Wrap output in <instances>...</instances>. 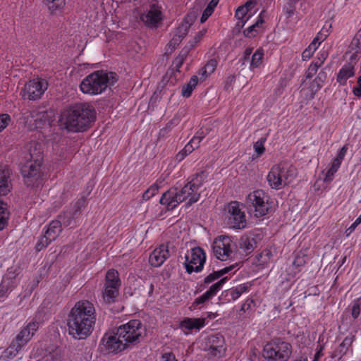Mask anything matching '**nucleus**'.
<instances>
[{"instance_id":"obj_25","label":"nucleus","mask_w":361,"mask_h":361,"mask_svg":"<svg viewBox=\"0 0 361 361\" xmlns=\"http://www.w3.org/2000/svg\"><path fill=\"white\" fill-rule=\"evenodd\" d=\"M355 73V66L351 63H345L341 68L339 70L337 77L336 81L341 85H345L347 83V80L353 77Z\"/></svg>"},{"instance_id":"obj_22","label":"nucleus","mask_w":361,"mask_h":361,"mask_svg":"<svg viewBox=\"0 0 361 361\" xmlns=\"http://www.w3.org/2000/svg\"><path fill=\"white\" fill-rule=\"evenodd\" d=\"M205 326L204 318H184L180 323V328L185 334H189L192 330L199 331Z\"/></svg>"},{"instance_id":"obj_35","label":"nucleus","mask_w":361,"mask_h":361,"mask_svg":"<svg viewBox=\"0 0 361 361\" xmlns=\"http://www.w3.org/2000/svg\"><path fill=\"white\" fill-rule=\"evenodd\" d=\"M80 207L78 205L77 209L74 212L71 211H66L63 214L58 216V219L61 222V226H72L73 221L75 219V215L80 212Z\"/></svg>"},{"instance_id":"obj_32","label":"nucleus","mask_w":361,"mask_h":361,"mask_svg":"<svg viewBox=\"0 0 361 361\" xmlns=\"http://www.w3.org/2000/svg\"><path fill=\"white\" fill-rule=\"evenodd\" d=\"M61 231V222L59 220H53L47 227L44 235L51 241H54L59 235Z\"/></svg>"},{"instance_id":"obj_43","label":"nucleus","mask_w":361,"mask_h":361,"mask_svg":"<svg viewBox=\"0 0 361 361\" xmlns=\"http://www.w3.org/2000/svg\"><path fill=\"white\" fill-rule=\"evenodd\" d=\"M159 185L155 183H153L142 195V200L147 201L153 197L159 191Z\"/></svg>"},{"instance_id":"obj_10","label":"nucleus","mask_w":361,"mask_h":361,"mask_svg":"<svg viewBox=\"0 0 361 361\" xmlns=\"http://www.w3.org/2000/svg\"><path fill=\"white\" fill-rule=\"evenodd\" d=\"M121 286V281L118 271L115 269H109L106 273L102 290L104 301L107 304L115 302L119 295Z\"/></svg>"},{"instance_id":"obj_44","label":"nucleus","mask_w":361,"mask_h":361,"mask_svg":"<svg viewBox=\"0 0 361 361\" xmlns=\"http://www.w3.org/2000/svg\"><path fill=\"white\" fill-rule=\"evenodd\" d=\"M361 312V297L355 299L352 302L351 315L354 319L358 318Z\"/></svg>"},{"instance_id":"obj_53","label":"nucleus","mask_w":361,"mask_h":361,"mask_svg":"<svg viewBox=\"0 0 361 361\" xmlns=\"http://www.w3.org/2000/svg\"><path fill=\"white\" fill-rule=\"evenodd\" d=\"M11 116L7 114H0V132L4 130L10 123Z\"/></svg>"},{"instance_id":"obj_1","label":"nucleus","mask_w":361,"mask_h":361,"mask_svg":"<svg viewBox=\"0 0 361 361\" xmlns=\"http://www.w3.org/2000/svg\"><path fill=\"white\" fill-rule=\"evenodd\" d=\"M207 174L204 171L197 173L188 178V183L181 188L172 187L164 192L159 203L167 211H173L181 202L186 201V207L196 203L200 198L201 188L206 181Z\"/></svg>"},{"instance_id":"obj_46","label":"nucleus","mask_w":361,"mask_h":361,"mask_svg":"<svg viewBox=\"0 0 361 361\" xmlns=\"http://www.w3.org/2000/svg\"><path fill=\"white\" fill-rule=\"evenodd\" d=\"M188 51V49H183L179 55L173 61V65L176 68V71H179L180 68L183 66L187 57Z\"/></svg>"},{"instance_id":"obj_60","label":"nucleus","mask_w":361,"mask_h":361,"mask_svg":"<svg viewBox=\"0 0 361 361\" xmlns=\"http://www.w3.org/2000/svg\"><path fill=\"white\" fill-rule=\"evenodd\" d=\"M295 5L296 4H293V5L290 4L289 1H287V4L284 6L283 10H284V12L288 18L291 16L292 15H293L295 11V8H296Z\"/></svg>"},{"instance_id":"obj_39","label":"nucleus","mask_w":361,"mask_h":361,"mask_svg":"<svg viewBox=\"0 0 361 361\" xmlns=\"http://www.w3.org/2000/svg\"><path fill=\"white\" fill-rule=\"evenodd\" d=\"M9 214L6 204L0 200V231L7 226Z\"/></svg>"},{"instance_id":"obj_33","label":"nucleus","mask_w":361,"mask_h":361,"mask_svg":"<svg viewBox=\"0 0 361 361\" xmlns=\"http://www.w3.org/2000/svg\"><path fill=\"white\" fill-rule=\"evenodd\" d=\"M52 15L60 14L66 6V0H42Z\"/></svg>"},{"instance_id":"obj_6","label":"nucleus","mask_w":361,"mask_h":361,"mask_svg":"<svg viewBox=\"0 0 361 361\" xmlns=\"http://www.w3.org/2000/svg\"><path fill=\"white\" fill-rule=\"evenodd\" d=\"M246 202L250 207H252L255 215L262 217L269 214L274 209V202L270 196L262 190H256L249 193L246 198Z\"/></svg>"},{"instance_id":"obj_14","label":"nucleus","mask_w":361,"mask_h":361,"mask_svg":"<svg viewBox=\"0 0 361 361\" xmlns=\"http://www.w3.org/2000/svg\"><path fill=\"white\" fill-rule=\"evenodd\" d=\"M355 339V334L348 335L338 346L334 348L330 357L338 361H344L343 359L344 356L352 357L353 355V343Z\"/></svg>"},{"instance_id":"obj_57","label":"nucleus","mask_w":361,"mask_h":361,"mask_svg":"<svg viewBox=\"0 0 361 361\" xmlns=\"http://www.w3.org/2000/svg\"><path fill=\"white\" fill-rule=\"evenodd\" d=\"M328 57V52L326 51H320L318 54L317 59L314 60L312 62L315 64L318 65V66H321L323 63L325 61L326 58Z\"/></svg>"},{"instance_id":"obj_18","label":"nucleus","mask_w":361,"mask_h":361,"mask_svg":"<svg viewBox=\"0 0 361 361\" xmlns=\"http://www.w3.org/2000/svg\"><path fill=\"white\" fill-rule=\"evenodd\" d=\"M169 244H161L156 247L149 255V262L154 267H160L169 257Z\"/></svg>"},{"instance_id":"obj_38","label":"nucleus","mask_w":361,"mask_h":361,"mask_svg":"<svg viewBox=\"0 0 361 361\" xmlns=\"http://www.w3.org/2000/svg\"><path fill=\"white\" fill-rule=\"evenodd\" d=\"M198 81L199 79L197 75L192 76L190 81L186 85L183 86L181 90L182 95L186 98L190 97L196 85H197Z\"/></svg>"},{"instance_id":"obj_8","label":"nucleus","mask_w":361,"mask_h":361,"mask_svg":"<svg viewBox=\"0 0 361 361\" xmlns=\"http://www.w3.org/2000/svg\"><path fill=\"white\" fill-rule=\"evenodd\" d=\"M145 327L139 319H132L128 322L119 326L116 329V335L126 343L134 344L140 342V338L145 333Z\"/></svg>"},{"instance_id":"obj_59","label":"nucleus","mask_w":361,"mask_h":361,"mask_svg":"<svg viewBox=\"0 0 361 361\" xmlns=\"http://www.w3.org/2000/svg\"><path fill=\"white\" fill-rule=\"evenodd\" d=\"M319 68V66H318V65L312 62L306 72V78H311L313 77L317 72Z\"/></svg>"},{"instance_id":"obj_52","label":"nucleus","mask_w":361,"mask_h":361,"mask_svg":"<svg viewBox=\"0 0 361 361\" xmlns=\"http://www.w3.org/2000/svg\"><path fill=\"white\" fill-rule=\"evenodd\" d=\"M259 25L260 24H252L243 31L244 35L247 37H255L258 32L257 28L259 27Z\"/></svg>"},{"instance_id":"obj_50","label":"nucleus","mask_w":361,"mask_h":361,"mask_svg":"<svg viewBox=\"0 0 361 361\" xmlns=\"http://www.w3.org/2000/svg\"><path fill=\"white\" fill-rule=\"evenodd\" d=\"M212 298H213V296L210 293V292L207 290L202 295H201L200 296H199L197 298H195V301L193 302V305H199L204 304V302H206L207 301L209 300Z\"/></svg>"},{"instance_id":"obj_37","label":"nucleus","mask_w":361,"mask_h":361,"mask_svg":"<svg viewBox=\"0 0 361 361\" xmlns=\"http://www.w3.org/2000/svg\"><path fill=\"white\" fill-rule=\"evenodd\" d=\"M50 125V121L48 118V114L46 111H39L35 122L32 126V130H40L47 126Z\"/></svg>"},{"instance_id":"obj_34","label":"nucleus","mask_w":361,"mask_h":361,"mask_svg":"<svg viewBox=\"0 0 361 361\" xmlns=\"http://www.w3.org/2000/svg\"><path fill=\"white\" fill-rule=\"evenodd\" d=\"M264 49L261 47L258 48L252 54L251 58L250 65L249 67L251 71H254L256 68L261 67L264 62Z\"/></svg>"},{"instance_id":"obj_48","label":"nucleus","mask_w":361,"mask_h":361,"mask_svg":"<svg viewBox=\"0 0 361 361\" xmlns=\"http://www.w3.org/2000/svg\"><path fill=\"white\" fill-rule=\"evenodd\" d=\"M52 241L49 239L44 234L38 240L35 249L39 252L47 247Z\"/></svg>"},{"instance_id":"obj_62","label":"nucleus","mask_w":361,"mask_h":361,"mask_svg":"<svg viewBox=\"0 0 361 361\" xmlns=\"http://www.w3.org/2000/svg\"><path fill=\"white\" fill-rule=\"evenodd\" d=\"M353 94L357 97H361V75L357 78V85L352 90Z\"/></svg>"},{"instance_id":"obj_24","label":"nucleus","mask_w":361,"mask_h":361,"mask_svg":"<svg viewBox=\"0 0 361 361\" xmlns=\"http://www.w3.org/2000/svg\"><path fill=\"white\" fill-rule=\"evenodd\" d=\"M348 52L351 54V61H357L361 58V28L355 34L349 44Z\"/></svg>"},{"instance_id":"obj_20","label":"nucleus","mask_w":361,"mask_h":361,"mask_svg":"<svg viewBox=\"0 0 361 361\" xmlns=\"http://www.w3.org/2000/svg\"><path fill=\"white\" fill-rule=\"evenodd\" d=\"M207 345L212 355L221 357L224 355L226 351L225 340L222 335L217 334L209 336Z\"/></svg>"},{"instance_id":"obj_31","label":"nucleus","mask_w":361,"mask_h":361,"mask_svg":"<svg viewBox=\"0 0 361 361\" xmlns=\"http://www.w3.org/2000/svg\"><path fill=\"white\" fill-rule=\"evenodd\" d=\"M237 267V264H233L226 267H224L220 270L213 271L212 274H209L204 279V283L205 285H208L215 280L222 277L224 274L229 273L234 270L233 272L235 271V269Z\"/></svg>"},{"instance_id":"obj_51","label":"nucleus","mask_w":361,"mask_h":361,"mask_svg":"<svg viewBox=\"0 0 361 361\" xmlns=\"http://www.w3.org/2000/svg\"><path fill=\"white\" fill-rule=\"evenodd\" d=\"M212 298H213V296L210 293V292L207 290L202 295H201L200 296H199L197 298H195V301L193 302V305H199L204 304V302H206L207 301L209 300Z\"/></svg>"},{"instance_id":"obj_23","label":"nucleus","mask_w":361,"mask_h":361,"mask_svg":"<svg viewBox=\"0 0 361 361\" xmlns=\"http://www.w3.org/2000/svg\"><path fill=\"white\" fill-rule=\"evenodd\" d=\"M11 171L6 166H0V195H6L10 192L12 185L11 183Z\"/></svg>"},{"instance_id":"obj_41","label":"nucleus","mask_w":361,"mask_h":361,"mask_svg":"<svg viewBox=\"0 0 361 361\" xmlns=\"http://www.w3.org/2000/svg\"><path fill=\"white\" fill-rule=\"evenodd\" d=\"M218 4V0H212L208 5L207 6L206 8L204 9L201 18H200V23H204L206 21L208 18L212 15V13L214 11V8Z\"/></svg>"},{"instance_id":"obj_63","label":"nucleus","mask_w":361,"mask_h":361,"mask_svg":"<svg viewBox=\"0 0 361 361\" xmlns=\"http://www.w3.org/2000/svg\"><path fill=\"white\" fill-rule=\"evenodd\" d=\"M207 32V30L206 29H202V30L199 31L196 35L193 38V42L192 44L190 45L191 47H193L197 42H199L201 39L202 38V37L205 35Z\"/></svg>"},{"instance_id":"obj_58","label":"nucleus","mask_w":361,"mask_h":361,"mask_svg":"<svg viewBox=\"0 0 361 361\" xmlns=\"http://www.w3.org/2000/svg\"><path fill=\"white\" fill-rule=\"evenodd\" d=\"M235 82V76L229 75L228 76L224 82V90L229 92L232 89L233 84Z\"/></svg>"},{"instance_id":"obj_19","label":"nucleus","mask_w":361,"mask_h":361,"mask_svg":"<svg viewBox=\"0 0 361 361\" xmlns=\"http://www.w3.org/2000/svg\"><path fill=\"white\" fill-rule=\"evenodd\" d=\"M250 289V284L242 283L235 287L224 290L219 298L223 302H231L238 300L242 294L249 292Z\"/></svg>"},{"instance_id":"obj_26","label":"nucleus","mask_w":361,"mask_h":361,"mask_svg":"<svg viewBox=\"0 0 361 361\" xmlns=\"http://www.w3.org/2000/svg\"><path fill=\"white\" fill-rule=\"evenodd\" d=\"M141 20L143 23H159L162 20L160 8L156 4L151 5L147 13L141 16Z\"/></svg>"},{"instance_id":"obj_49","label":"nucleus","mask_w":361,"mask_h":361,"mask_svg":"<svg viewBox=\"0 0 361 361\" xmlns=\"http://www.w3.org/2000/svg\"><path fill=\"white\" fill-rule=\"evenodd\" d=\"M212 298H213V296L210 293V292L207 290L202 295H201L200 296H199L197 298H195V301L193 302V305H199L204 304V302H206L207 301L209 300Z\"/></svg>"},{"instance_id":"obj_28","label":"nucleus","mask_w":361,"mask_h":361,"mask_svg":"<svg viewBox=\"0 0 361 361\" xmlns=\"http://www.w3.org/2000/svg\"><path fill=\"white\" fill-rule=\"evenodd\" d=\"M306 263H307L306 256L298 255L295 257L291 266L289 267L288 274L293 277L296 276L299 273H300L302 271Z\"/></svg>"},{"instance_id":"obj_64","label":"nucleus","mask_w":361,"mask_h":361,"mask_svg":"<svg viewBox=\"0 0 361 361\" xmlns=\"http://www.w3.org/2000/svg\"><path fill=\"white\" fill-rule=\"evenodd\" d=\"M161 361H178V360L173 353L169 352L162 354Z\"/></svg>"},{"instance_id":"obj_40","label":"nucleus","mask_w":361,"mask_h":361,"mask_svg":"<svg viewBox=\"0 0 361 361\" xmlns=\"http://www.w3.org/2000/svg\"><path fill=\"white\" fill-rule=\"evenodd\" d=\"M340 166V164L332 161L329 169L325 173L323 181L326 183H331L334 180V176L339 169Z\"/></svg>"},{"instance_id":"obj_27","label":"nucleus","mask_w":361,"mask_h":361,"mask_svg":"<svg viewBox=\"0 0 361 361\" xmlns=\"http://www.w3.org/2000/svg\"><path fill=\"white\" fill-rule=\"evenodd\" d=\"M257 240L252 235H244L239 240L238 246L245 255L250 254L257 246Z\"/></svg>"},{"instance_id":"obj_12","label":"nucleus","mask_w":361,"mask_h":361,"mask_svg":"<svg viewBox=\"0 0 361 361\" xmlns=\"http://www.w3.org/2000/svg\"><path fill=\"white\" fill-rule=\"evenodd\" d=\"M235 246L231 237L219 235L212 243L214 256L221 261L228 260L232 257Z\"/></svg>"},{"instance_id":"obj_21","label":"nucleus","mask_w":361,"mask_h":361,"mask_svg":"<svg viewBox=\"0 0 361 361\" xmlns=\"http://www.w3.org/2000/svg\"><path fill=\"white\" fill-rule=\"evenodd\" d=\"M259 0H249L244 5L239 6L235 11V17L241 23H247V20L255 13L257 9L255 7Z\"/></svg>"},{"instance_id":"obj_55","label":"nucleus","mask_w":361,"mask_h":361,"mask_svg":"<svg viewBox=\"0 0 361 361\" xmlns=\"http://www.w3.org/2000/svg\"><path fill=\"white\" fill-rule=\"evenodd\" d=\"M348 150V147L346 145H344L342 147L340 150L338 151L337 156L335 159H334L333 161L341 165L342 161L346 154Z\"/></svg>"},{"instance_id":"obj_16","label":"nucleus","mask_w":361,"mask_h":361,"mask_svg":"<svg viewBox=\"0 0 361 361\" xmlns=\"http://www.w3.org/2000/svg\"><path fill=\"white\" fill-rule=\"evenodd\" d=\"M47 88V84L43 80H30L25 86V94L30 100L39 99Z\"/></svg>"},{"instance_id":"obj_15","label":"nucleus","mask_w":361,"mask_h":361,"mask_svg":"<svg viewBox=\"0 0 361 361\" xmlns=\"http://www.w3.org/2000/svg\"><path fill=\"white\" fill-rule=\"evenodd\" d=\"M102 350L106 353H117L126 348V343L122 342L116 333H106L102 340Z\"/></svg>"},{"instance_id":"obj_29","label":"nucleus","mask_w":361,"mask_h":361,"mask_svg":"<svg viewBox=\"0 0 361 361\" xmlns=\"http://www.w3.org/2000/svg\"><path fill=\"white\" fill-rule=\"evenodd\" d=\"M191 25L192 24H178V32H180L181 35L173 32V37L169 43V48L171 49H176L182 39L186 36L190 25Z\"/></svg>"},{"instance_id":"obj_11","label":"nucleus","mask_w":361,"mask_h":361,"mask_svg":"<svg viewBox=\"0 0 361 361\" xmlns=\"http://www.w3.org/2000/svg\"><path fill=\"white\" fill-rule=\"evenodd\" d=\"M205 262L206 253L204 250L200 247H195L185 253L183 264L187 273H198L203 269Z\"/></svg>"},{"instance_id":"obj_45","label":"nucleus","mask_w":361,"mask_h":361,"mask_svg":"<svg viewBox=\"0 0 361 361\" xmlns=\"http://www.w3.org/2000/svg\"><path fill=\"white\" fill-rule=\"evenodd\" d=\"M331 27V24H324L321 30L315 37L316 41H320L322 42L325 40L330 34Z\"/></svg>"},{"instance_id":"obj_17","label":"nucleus","mask_w":361,"mask_h":361,"mask_svg":"<svg viewBox=\"0 0 361 361\" xmlns=\"http://www.w3.org/2000/svg\"><path fill=\"white\" fill-rule=\"evenodd\" d=\"M39 327V323L37 321H31L20 331L15 341L18 344L17 348L21 349L33 336Z\"/></svg>"},{"instance_id":"obj_7","label":"nucleus","mask_w":361,"mask_h":361,"mask_svg":"<svg viewBox=\"0 0 361 361\" xmlns=\"http://www.w3.org/2000/svg\"><path fill=\"white\" fill-rule=\"evenodd\" d=\"M292 354V345L281 338L267 343L264 347V357L269 361H287Z\"/></svg>"},{"instance_id":"obj_30","label":"nucleus","mask_w":361,"mask_h":361,"mask_svg":"<svg viewBox=\"0 0 361 361\" xmlns=\"http://www.w3.org/2000/svg\"><path fill=\"white\" fill-rule=\"evenodd\" d=\"M191 25L192 24H178V32H180L181 35L173 32V37L169 43V48L171 49H176L182 39L186 36L190 25Z\"/></svg>"},{"instance_id":"obj_3","label":"nucleus","mask_w":361,"mask_h":361,"mask_svg":"<svg viewBox=\"0 0 361 361\" xmlns=\"http://www.w3.org/2000/svg\"><path fill=\"white\" fill-rule=\"evenodd\" d=\"M96 111L87 103H78L64 109L61 115V121L71 132H83L95 121Z\"/></svg>"},{"instance_id":"obj_5","label":"nucleus","mask_w":361,"mask_h":361,"mask_svg":"<svg viewBox=\"0 0 361 361\" xmlns=\"http://www.w3.org/2000/svg\"><path fill=\"white\" fill-rule=\"evenodd\" d=\"M37 148L30 153V159L22 164L20 173L25 184L27 187L38 188L42 185L44 173L42 169L43 163V154L38 152L35 154Z\"/></svg>"},{"instance_id":"obj_9","label":"nucleus","mask_w":361,"mask_h":361,"mask_svg":"<svg viewBox=\"0 0 361 361\" xmlns=\"http://www.w3.org/2000/svg\"><path fill=\"white\" fill-rule=\"evenodd\" d=\"M294 176V171L285 164H276L271 167L267 180L269 185L274 190L282 189L288 185Z\"/></svg>"},{"instance_id":"obj_36","label":"nucleus","mask_w":361,"mask_h":361,"mask_svg":"<svg viewBox=\"0 0 361 361\" xmlns=\"http://www.w3.org/2000/svg\"><path fill=\"white\" fill-rule=\"evenodd\" d=\"M39 111L37 109L27 110L23 113L21 119L28 129L32 130V126L35 122Z\"/></svg>"},{"instance_id":"obj_4","label":"nucleus","mask_w":361,"mask_h":361,"mask_svg":"<svg viewBox=\"0 0 361 361\" xmlns=\"http://www.w3.org/2000/svg\"><path fill=\"white\" fill-rule=\"evenodd\" d=\"M117 80L116 73L95 71L82 80L80 90L86 94L97 95L104 92L109 86L114 85Z\"/></svg>"},{"instance_id":"obj_54","label":"nucleus","mask_w":361,"mask_h":361,"mask_svg":"<svg viewBox=\"0 0 361 361\" xmlns=\"http://www.w3.org/2000/svg\"><path fill=\"white\" fill-rule=\"evenodd\" d=\"M18 343L16 341H13L10 346L7 348L6 353L8 354V357L13 358L21 350L17 348Z\"/></svg>"},{"instance_id":"obj_13","label":"nucleus","mask_w":361,"mask_h":361,"mask_svg":"<svg viewBox=\"0 0 361 361\" xmlns=\"http://www.w3.org/2000/svg\"><path fill=\"white\" fill-rule=\"evenodd\" d=\"M227 224L234 229H242L246 226L245 212L238 202H231L227 205Z\"/></svg>"},{"instance_id":"obj_42","label":"nucleus","mask_w":361,"mask_h":361,"mask_svg":"<svg viewBox=\"0 0 361 361\" xmlns=\"http://www.w3.org/2000/svg\"><path fill=\"white\" fill-rule=\"evenodd\" d=\"M228 276L223 277L216 283L212 285L207 290L214 297L217 293L222 288L223 286L226 283V282L228 280Z\"/></svg>"},{"instance_id":"obj_47","label":"nucleus","mask_w":361,"mask_h":361,"mask_svg":"<svg viewBox=\"0 0 361 361\" xmlns=\"http://www.w3.org/2000/svg\"><path fill=\"white\" fill-rule=\"evenodd\" d=\"M267 140L266 137H261L253 145L255 152L257 153V157L261 156L265 152L264 143Z\"/></svg>"},{"instance_id":"obj_61","label":"nucleus","mask_w":361,"mask_h":361,"mask_svg":"<svg viewBox=\"0 0 361 361\" xmlns=\"http://www.w3.org/2000/svg\"><path fill=\"white\" fill-rule=\"evenodd\" d=\"M194 142H192V140L184 147L183 150L186 154H190L192 153L195 149L198 148V142H196L195 145H193Z\"/></svg>"},{"instance_id":"obj_56","label":"nucleus","mask_w":361,"mask_h":361,"mask_svg":"<svg viewBox=\"0 0 361 361\" xmlns=\"http://www.w3.org/2000/svg\"><path fill=\"white\" fill-rule=\"evenodd\" d=\"M217 61L214 59L209 60L207 63L204 66V69L207 70L210 75L215 71Z\"/></svg>"},{"instance_id":"obj_2","label":"nucleus","mask_w":361,"mask_h":361,"mask_svg":"<svg viewBox=\"0 0 361 361\" xmlns=\"http://www.w3.org/2000/svg\"><path fill=\"white\" fill-rule=\"evenodd\" d=\"M96 322L94 305L86 300L77 302L67 317L69 335L74 339L87 338L93 331Z\"/></svg>"}]
</instances>
